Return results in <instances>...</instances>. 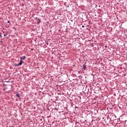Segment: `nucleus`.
Returning <instances> with one entry per match:
<instances>
[{
	"instance_id": "obj_1",
	"label": "nucleus",
	"mask_w": 127,
	"mask_h": 127,
	"mask_svg": "<svg viewBox=\"0 0 127 127\" xmlns=\"http://www.w3.org/2000/svg\"><path fill=\"white\" fill-rule=\"evenodd\" d=\"M19 65H22V60H21L19 63L16 66H19Z\"/></svg>"
},
{
	"instance_id": "obj_2",
	"label": "nucleus",
	"mask_w": 127,
	"mask_h": 127,
	"mask_svg": "<svg viewBox=\"0 0 127 127\" xmlns=\"http://www.w3.org/2000/svg\"><path fill=\"white\" fill-rule=\"evenodd\" d=\"M25 58H26V57H25V56H23L22 57H21L20 59H21V60H22V59L23 60H24V59H25Z\"/></svg>"
},
{
	"instance_id": "obj_3",
	"label": "nucleus",
	"mask_w": 127,
	"mask_h": 127,
	"mask_svg": "<svg viewBox=\"0 0 127 127\" xmlns=\"http://www.w3.org/2000/svg\"><path fill=\"white\" fill-rule=\"evenodd\" d=\"M82 69H84V70H85L86 69V65H83Z\"/></svg>"
},
{
	"instance_id": "obj_4",
	"label": "nucleus",
	"mask_w": 127,
	"mask_h": 127,
	"mask_svg": "<svg viewBox=\"0 0 127 127\" xmlns=\"http://www.w3.org/2000/svg\"><path fill=\"white\" fill-rule=\"evenodd\" d=\"M16 96H17V97H18V98H19V97H20L19 95H18V94H17Z\"/></svg>"
},
{
	"instance_id": "obj_5",
	"label": "nucleus",
	"mask_w": 127,
	"mask_h": 127,
	"mask_svg": "<svg viewBox=\"0 0 127 127\" xmlns=\"http://www.w3.org/2000/svg\"><path fill=\"white\" fill-rule=\"evenodd\" d=\"M10 21H9V20H8V21H7V23H10Z\"/></svg>"
},
{
	"instance_id": "obj_6",
	"label": "nucleus",
	"mask_w": 127,
	"mask_h": 127,
	"mask_svg": "<svg viewBox=\"0 0 127 127\" xmlns=\"http://www.w3.org/2000/svg\"><path fill=\"white\" fill-rule=\"evenodd\" d=\"M82 27H84V25H82Z\"/></svg>"
},
{
	"instance_id": "obj_7",
	"label": "nucleus",
	"mask_w": 127,
	"mask_h": 127,
	"mask_svg": "<svg viewBox=\"0 0 127 127\" xmlns=\"http://www.w3.org/2000/svg\"><path fill=\"white\" fill-rule=\"evenodd\" d=\"M4 36H6V35H4Z\"/></svg>"
}]
</instances>
